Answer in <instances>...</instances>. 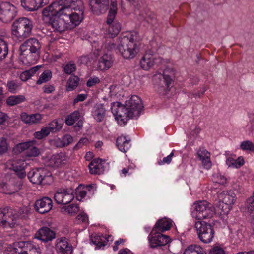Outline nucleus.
<instances>
[{"label":"nucleus","mask_w":254,"mask_h":254,"mask_svg":"<svg viewBox=\"0 0 254 254\" xmlns=\"http://www.w3.org/2000/svg\"><path fill=\"white\" fill-rule=\"evenodd\" d=\"M111 111L116 120H119V118L122 117H126L127 120L133 118L132 114L130 112L126 104L122 105L120 102L113 103Z\"/></svg>","instance_id":"nucleus-12"},{"label":"nucleus","mask_w":254,"mask_h":254,"mask_svg":"<svg viewBox=\"0 0 254 254\" xmlns=\"http://www.w3.org/2000/svg\"><path fill=\"white\" fill-rule=\"evenodd\" d=\"M8 54V46L3 39L0 38V61L4 59Z\"/></svg>","instance_id":"nucleus-38"},{"label":"nucleus","mask_w":254,"mask_h":254,"mask_svg":"<svg viewBox=\"0 0 254 254\" xmlns=\"http://www.w3.org/2000/svg\"><path fill=\"white\" fill-rule=\"evenodd\" d=\"M75 0H59L57 2H53L49 7L54 9L56 11L65 13L70 15V11L73 4H75Z\"/></svg>","instance_id":"nucleus-16"},{"label":"nucleus","mask_w":254,"mask_h":254,"mask_svg":"<svg viewBox=\"0 0 254 254\" xmlns=\"http://www.w3.org/2000/svg\"><path fill=\"white\" fill-rule=\"evenodd\" d=\"M121 25L118 22H113V23L109 26L108 31L109 34L113 37L117 35L121 30Z\"/></svg>","instance_id":"nucleus-37"},{"label":"nucleus","mask_w":254,"mask_h":254,"mask_svg":"<svg viewBox=\"0 0 254 254\" xmlns=\"http://www.w3.org/2000/svg\"><path fill=\"white\" fill-rule=\"evenodd\" d=\"M92 115L98 122H101L105 117L106 109L104 104H96L92 111Z\"/></svg>","instance_id":"nucleus-22"},{"label":"nucleus","mask_w":254,"mask_h":254,"mask_svg":"<svg viewBox=\"0 0 254 254\" xmlns=\"http://www.w3.org/2000/svg\"><path fill=\"white\" fill-rule=\"evenodd\" d=\"M130 141L126 139L125 136H120L117 139L116 144L120 150L126 152L130 147Z\"/></svg>","instance_id":"nucleus-29"},{"label":"nucleus","mask_w":254,"mask_h":254,"mask_svg":"<svg viewBox=\"0 0 254 254\" xmlns=\"http://www.w3.org/2000/svg\"><path fill=\"white\" fill-rule=\"evenodd\" d=\"M183 254H206V252L200 246L191 245L186 249Z\"/></svg>","instance_id":"nucleus-30"},{"label":"nucleus","mask_w":254,"mask_h":254,"mask_svg":"<svg viewBox=\"0 0 254 254\" xmlns=\"http://www.w3.org/2000/svg\"><path fill=\"white\" fill-rule=\"evenodd\" d=\"M193 208L192 216L198 220L211 218L215 214L214 206L206 201L194 203Z\"/></svg>","instance_id":"nucleus-5"},{"label":"nucleus","mask_w":254,"mask_h":254,"mask_svg":"<svg viewBox=\"0 0 254 254\" xmlns=\"http://www.w3.org/2000/svg\"><path fill=\"white\" fill-rule=\"evenodd\" d=\"M154 64V59L153 56L145 54L141 58L140 64L142 68L144 70H148Z\"/></svg>","instance_id":"nucleus-27"},{"label":"nucleus","mask_w":254,"mask_h":254,"mask_svg":"<svg viewBox=\"0 0 254 254\" xmlns=\"http://www.w3.org/2000/svg\"><path fill=\"white\" fill-rule=\"evenodd\" d=\"M30 181L34 184L47 185L53 182L52 174L44 168H37L32 169L27 174Z\"/></svg>","instance_id":"nucleus-4"},{"label":"nucleus","mask_w":254,"mask_h":254,"mask_svg":"<svg viewBox=\"0 0 254 254\" xmlns=\"http://www.w3.org/2000/svg\"><path fill=\"white\" fill-rule=\"evenodd\" d=\"M5 212L7 215L4 216V219L1 221V226L3 228H13L16 223V216L13 214L12 211H9L8 208H6Z\"/></svg>","instance_id":"nucleus-23"},{"label":"nucleus","mask_w":254,"mask_h":254,"mask_svg":"<svg viewBox=\"0 0 254 254\" xmlns=\"http://www.w3.org/2000/svg\"><path fill=\"white\" fill-rule=\"evenodd\" d=\"M33 22L25 17L16 19L12 25V33L19 40L29 37L33 28Z\"/></svg>","instance_id":"nucleus-3"},{"label":"nucleus","mask_w":254,"mask_h":254,"mask_svg":"<svg viewBox=\"0 0 254 254\" xmlns=\"http://www.w3.org/2000/svg\"><path fill=\"white\" fill-rule=\"evenodd\" d=\"M202 163L204 167L207 169H209L212 165L210 157H207L201 160Z\"/></svg>","instance_id":"nucleus-58"},{"label":"nucleus","mask_w":254,"mask_h":254,"mask_svg":"<svg viewBox=\"0 0 254 254\" xmlns=\"http://www.w3.org/2000/svg\"><path fill=\"white\" fill-rule=\"evenodd\" d=\"M77 219L82 222H85L88 219V216L86 214L81 213L77 216Z\"/></svg>","instance_id":"nucleus-64"},{"label":"nucleus","mask_w":254,"mask_h":254,"mask_svg":"<svg viewBox=\"0 0 254 254\" xmlns=\"http://www.w3.org/2000/svg\"><path fill=\"white\" fill-rule=\"evenodd\" d=\"M16 7L8 2L1 3L0 19L4 23L10 22L16 15Z\"/></svg>","instance_id":"nucleus-11"},{"label":"nucleus","mask_w":254,"mask_h":254,"mask_svg":"<svg viewBox=\"0 0 254 254\" xmlns=\"http://www.w3.org/2000/svg\"><path fill=\"white\" fill-rule=\"evenodd\" d=\"M56 250L59 254H71L73 251L72 245L65 237L57 240Z\"/></svg>","instance_id":"nucleus-18"},{"label":"nucleus","mask_w":254,"mask_h":254,"mask_svg":"<svg viewBox=\"0 0 254 254\" xmlns=\"http://www.w3.org/2000/svg\"><path fill=\"white\" fill-rule=\"evenodd\" d=\"M79 78L77 76L70 77L66 83V90L70 91L75 89L79 84Z\"/></svg>","instance_id":"nucleus-32"},{"label":"nucleus","mask_w":254,"mask_h":254,"mask_svg":"<svg viewBox=\"0 0 254 254\" xmlns=\"http://www.w3.org/2000/svg\"><path fill=\"white\" fill-rule=\"evenodd\" d=\"M195 227L201 241L208 243L212 240L214 231L212 225L205 221H198L195 222Z\"/></svg>","instance_id":"nucleus-7"},{"label":"nucleus","mask_w":254,"mask_h":254,"mask_svg":"<svg viewBox=\"0 0 254 254\" xmlns=\"http://www.w3.org/2000/svg\"><path fill=\"white\" fill-rule=\"evenodd\" d=\"M7 87L8 91L12 94H14L16 92L19 86L14 81H10L7 82Z\"/></svg>","instance_id":"nucleus-52"},{"label":"nucleus","mask_w":254,"mask_h":254,"mask_svg":"<svg viewBox=\"0 0 254 254\" xmlns=\"http://www.w3.org/2000/svg\"><path fill=\"white\" fill-rule=\"evenodd\" d=\"M80 116L79 112L78 111H75L66 117L65 122L67 125H72L76 121L79 120Z\"/></svg>","instance_id":"nucleus-34"},{"label":"nucleus","mask_w":254,"mask_h":254,"mask_svg":"<svg viewBox=\"0 0 254 254\" xmlns=\"http://www.w3.org/2000/svg\"><path fill=\"white\" fill-rule=\"evenodd\" d=\"M197 155L200 160H202L207 157H210V153L203 148H200L197 152Z\"/></svg>","instance_id":"nucleus-54"},{"label":"nucleus","mask_w":254,"mask_h":254,"mask_svg":"<svg viewBox=\"0 0 254 254\" xmlns=\"http://www.w3.org/2000/svg\"><path fill=\"white\" fill-rule=\"evenodd\" d=\"M43 92L46 94L52 93L55 90V87L53 85H45L43 87Z\"/></svg>","instance_id":"nucleus-62"},{"label":"nucleus","mask_w":254,"mask_h":254,"mask_svg":"<svg viewBox=\"0 0 254 254\" xmlns=\"http://www.w3.org/2000/svg\"><path fill=\"white\" fill-rule=\"evenodd\" d=\"M6 139L4 137L0 138V155L6 152L8 149Z\"/></svg>","instance_id":"nucleus-49"},{"label":"nucleus","mask_w":254,"mask_h":254,"mask_svg":"<svg viewBox=\"0 0 254 254\" xmlns=\"http://www.w3.org/2000/svg\"><path fill=\"white\" fill-rule=\"evenodd\" d=\"M148 240L150 247L155 248L166 245L170 242V238L169 236L152 229L148 236Z\"/></svg>","instance_id":"nucleus-10"},{"label":"nucleus","mask_w":254,"mask_h":254,"mask_svg":"<svg viewBox=\"0 0 254 254\" xmlns=\"http://www.w3.org/2000/svg\"><path fill=\"white\" fill-rule=\"evenodd\" d=\"M64 210L68 213H75L79 210V206L78 205L70 204L69 206L63 207L62 210Z\"/></svg>","instance_id":"nucleus-50"},{"label":"nucleus","mask_w":254,"mask_h":254,"mask_svg":"<svg viewBox=\"0 0 254 254\" xmlns=\"http://www.w3.org/2000/svg\"><path fill=\"white\" fill-rule=\"evenodd\" d=\"M56 11L48 6L44 8L42 13L44 22L51 25L54 31L60 33L75 27L68 14Z\"/></svg>","instance_id":"nucleus-1"},{"label":"nucleus","mask_w":254,"mask_h":254,"mask_svg":"<svg viewBox=\"0 0 254 254\" xmlns=\"http://www.w3.org/2000/svg\"><path fill=\"white\" fill-rule=\"evenodd\" d=\"M30 143L29 141L19 143L14 146L13 151L15 154L20 153L25 150L27 151Z\"/></svg>","instance_id":"nucleus-40"},{"label":"nucleus","mask_w":254,"mask_h":254,"mask_svg":"<svg viewBox=\"0 0 254 254\" xmlns=\"http://www.w3.org/2000/svg\"><path fill=\"white\" fill-rule=\"evenodd\" d=\"M84 6L81 0H75V4H73L70 9V15L71 21L75 27L78 26L83 19Z\"/></svg>","instance_id":"nucleus-8"},{"label":"nucleus","mask_w":254,"mask_h":254,"mask_svg":"<svg viewBox=\"0 0 254 254\" xmlns=\"http://www.w3.org/2000/svg\"><path fill=\"white\" fill-rule=\"evenodd\" d=\"M52 78V72L49 70H45L40 76L39 79L37 81V84H41L49 81Z\"/></svg>","instance_id":"nucleus-35"},{"label":"nucleus","mask_w":254,"mask_h":254,"mask_svg":"<svg viewBox=\"0 0 254 254\" xmlns=\"http://www.w3.org/2000/svg\"><path fill=\"white\" fill-rule=\"evenodd\" d=\"M48 3V0H21L22 7L28 11H35Z\"/></svg>","instance_id":"nucleus-17"},{"label":"nucleus","mask_w":254,"mask_h":254,"mask_svg":"<svg viewBox=\"0 0 254 254\" xmlns=\"http://www.w3.org/2000/svg\"><path fill=\"white\" fill-rule=\"evenodd\" d=\"M172 225L171 220L165 217L159 219L152 229L162 233L169 230Z\"/></svg>","instance_id":"nucleus-25"},{"label":"nucleus","mask_w":254,"mask_h":254,"mask_svg":"<svg viewBox=\"0 0 254 254\" xmlns=\"http://www.w3.org/2000/svg\"><path fill=\"white\" fill-rule=\"evenodd\" d=\"M100 80L99 78L97 77H91L87 81L86 85L88 87H92L93 86L96 85V84L99 83Z\"/></svg>","instance_id":"nucleus-55"},{"label":"nucleus","mask_w":254,"mask_h":254,"mask_svg":"<svg viewBox=\"0 0 254 254\" xmlns=\"http://www.w3.org/2000/svg\"><path fill=\"white\" fill-rule=\"evenodd\" d=\"M76 198L78 200L81 201L86 195V190H82V185H80L76 190Z\"/></svg>","instance_id":"nucleus-48"},{"label":"nucleus","mask_w":254,"mask_h":254,"mask_svg":"<svg viewBox=\"0 0 254 254\" xmlns=\"http://www.w3.org/2000/svg\"><path fill=\"white\" fill-rule=\"evenodd\" d=\"M56 234L47 227H42L35 234L34 238L47 242L55 238Z\"/></svg>","instance_id":"nucleus-19"},{"label":"nucleus","mask_w":254,"mask_h":254,"mask_svg":"<svg viewBox=\"0 0 254 254\" xmlns=\"http://www.w3.org/2000/svg\"><path fill=\"white\" fill-rule=\"evenodd\" d=\"M91 242L96 245L99 248L101 246H104L107 245L108 240L103 236L96 235L95 236H91Z\"/></svg>","instance_id":"nucleus-31"},{"label":"nucleus","mask_w":254,"mask_h":254,"mask_svg":"<svg viewBox=\"0 0 254 254\" xmlns=\"http://www.w3.org/2000/svg\"><path fill=\"white\" fill-rule=\"evenodd\" d=\"M64 192H65L64 189L60 188L57 190L54 198L57 204L63 205Z\"/></svg>","instance_id":"nucleus-36"},{"label":"nucleus","mask_w":254,"mask_h":254,"mask_svg":"<svg viewBox=\"0 0 254 254\" xmlns=\"http://www.w3.org/2000/svg\"><path fill=\"white\" fill-rule=\"evenodd\" d=\"M61 128L62 126L60 124H59L58 121L56 120L52 121L48 124V126L46 127V128L49 130V133H50V132H56L61 129Z\"/></svg>","instance_id":"nucleus-42"},{"label":"nucleus","mask_w":254,"mask_h":254,"mask_svg":"<svg viewBox=\"0 0 254 254\" xmlns=\"http://www.w3.org/2000/svg\"><path fill=\"white\" fill-rule=\"evenodd\" d=\"M114 61L111 55L104 54L98 60V68L102 71L108 70L112 66Z\"/></svg>","instance_id":"nucleus-21"},{"label":"nucleus","mask_w":254,"mask_h":254,"mask_svg":"<svg viewBox=\"0 0 254 254\" xmlns=\"http://www.w3.org/2000/svg\"><path fill=\"white\" fill-rule=\"evenodd\" d=\"M209 254H225V252L219 247H214L210 250Z\"/></svg>","instance_id":"nucleus-59"},{"label":"nucleus","mask_w":254,"mask_h":254,"mask_svg":"<svg viewBox=\"0 0 254 254\" xmlns=\"http://www.w3.org/2000/svg\"><path fill=\"white\" fill-rule=\"evenodd\" d=\"M29 142H31V143L29 146H28L27 151L26 152V155L28 157L38 156L40 154V152L39 149L34 145L36 141H30Z\"/></svg>","instance_id":"nucleus-33"},{"label":"nucleus","mask_w":254,"mask_h":254,"mask_svg":"<svg viewBox=\"0 0 254 254\" xmlns=\"http://www.w3.org/2000/svg\"><path fill=\"white\" fill-rule=\"evenodd\" d=\"M63 143H60L59 145L60 146H66L73 142V138L69 134H66L63 136L62 139Z\"/></svg>","instance_id":"nucleus-51"},{"label":"nucleus","mask_w":254,"mask_h":254,"mask_svg":"<svg viewBox=\"0 0 254 254\" xmlns=\"http://www.w3.org/2000/svg\"><path fill=\"white\" fill-rule=\"evenodd\" d=\"M143 19L145 20L148 23L151 25H155L156 23V18L154 14L147 13L146 16L144 17Z\"/></svg>","instance_id":"nucleus-53"},{"label":"nucleus","mask_w":254,"mask_h":254,"mask_svg":"<svg viewBox=\"0 0 254 254\" xmlns=\"http://www.w3.org/2000/svg\"><path fill=\"white\" fill-rule=\"evenodd\" d=\"M170 73L172 75L173 73L170 71L169 69H166L163 72L162 78L160 79V82L156 86V90L158 93L161 96L167 95L172 87V81Z\"/></svg>","instance_id":"nucleus-9"},{"label":"nucleus","mask_w":254,"mask_h":254,"mask_svg":"<svg viewBox=\"0 0 254 254\" xmlns=\"http://www.w3.org/2000/svg\"><path fill=\"white\" fill-rule=\"evenodd\" d=\"M100 166L101 165H97L95 162H91L88 166L90 173L92 174H100L102 172Z\"/></svg>","instance_id":"nucleus-45"},{"label":"nucleus","mask_w":254,"mask_h":254,"mask_svg":"<svg viewBox=\"0 0 254 254\" xmlns=\"http://www.w3.org/2000/svg\"><path fill=\"white\" fill-rule=\"evenodd\" d=\"M87 97L86 94H81L77 95L76 98L73 101V104H75L78 102H82L84 101Z\"/></svg>","instance_id":"nucleus-61"},{"label":"nucleus","mask_w":254,"mask_h":254,"mask_svg":"<svg viewBox=\"0 0 254 254\" xmlns=\"http://www.w3.org/2000/svg\"><path fill=\"white\" fill-rule=\"evenodd\" d=\"M52 200L48 197H43L37 200L34 205L35 210L40 214L48 213L52 209Z\"/></svg>","instance_id":"nucleus-15"},{"label":"nucleus","mask_w":254,"mask_h":254,"mask_svg":"<svg viewBox=\"0 0 254 254\" xmlns=\"http://www.w3.org/2000/svg\"><path fill=\"white\" fill-rule=\"evenodd\" d=\"M26 248L27 254H41L40 248L29 242L26 241Z\"/></svg>","instance_id":"nucleus-41"},{"label":"nucleus","mask_w":254,"mask_h":254,"mask_svg":"<svg viewBox=\"0 0 254 254\" xmlns=\"http://www.w3.org/2000/svg\"><path fill=\"white\" fill-rule=\"evenodd\" d=\"M221 199L222 204L230 206L233 205L236 200V194L232 190L223 191L219 195Z\"/></svg>","instance_id":"nucleus-26"},{"label":"nucleus","mask_w":254,"mask_h":254,"mask_svg":"<svg viewBox=\"0 0 254 254\" xmlns=\"http://www.w3.org/2000/svg\"><path fill=\"white\" fill-rule=\"evenodd\" d=\"M73 190L71 189H65V192L64 194V204L66 205L69 203L74 198V196L72 194Z\"/></svg>","instance_id":"nucleus-44"},{"label":"nucleus","mask_w":254,"mask_h":254,"mask_svg":"<svg viewBox=\"0 0 254 254\" xmlns=\"http://www.w3.org/2000/svg\"><path fill=\"white\" fill-rule=\"evenodd\" d=\"M26 241L15 242L12 247L9 248L6 254H27Z\"/></svg>","instance_id":"nucleus-24"},{"label":"nucleus","mask_w":254,"mask_h":254,"mask_svg":"<svg viewBox=\"0 0 254 254\" xmlns=\"http://www.w3.org/2000/svg\"><path fill=\"white\" fill-rule=\"evenodd\" d=\"M30 117L31 124L37 123L42 119L41 115L38 113L30 115Z\"/></svg>","instance_id":"nucleus-56"},{"label":"nucleus","mask_w":254,"mask_h":254,"mask_svg":"<svg viewBox=\"0 0 254 254\" xmlns=\"http://www.w3.org/2000/svg\"><path fill=\"white\" fill-rule=\"evenodd\" d=\"M125 103L130 112L132 114L133 118L136 116H139L144 107L141 99L136 95H132Z\"/></svg>","instance_id":"nucleus-13"},{"label":"nucleus","mask_w":254,"mask_h":254,"mask_svg":"<svg viewBox=\"0 0 254 254\" xmlns=\"http://www.w3.org/2000/svg\"><path fill=\"white\" fill-rule=\"evenodd\" d=\"M30 115H28L26 113H22L21 114V119L22 121L26 124H31Z\"/></svg>","instance_id":"nucleus-60"},{"label":"nucleus","mask_w":254,"mask_h":254,"mask_svg":"<svg viewBox=\"0 0 254 254\" xmlns=\"http://www.w3.org/2000/svg\"><path fill=\"white\" fill-rule=\"evenodd\" d=\"M40 49L41 44L37 39L32 38L25 41L19 47L23 62L34 64L40 57Z\"/></svg>","instance_id":"nucleus-2"},{"label":"nucleus","mask_w":254,"mask_h":254,"mask_svg":"<svg viewBox=\"0 0 254 254\" xmlns=\"http://www.w3.org/2000/svg\"><path fill=\"white\" fill-rule=\"evenodd\" d=\"M240 148L243 150H248L254 152V144L251 141H243L240 145Z\"/></svg>","instance_id":"nucleus-43"},{"label":"nucleus","mask_w":254,"mask_h":254,"mask_svg":"<svg viewBox=\"0 0 254 254\" xmlns=\"http://www.w3.org/2000/svg\"><path fill=\"white\" fill-rule=\"evenodd\" d=\"M29 74H30L29 72H28V71L27 70L23 72L21 74L20 76L21 80L25 81H27L28 79H29L31 77V76Z\"/></svg>","instance_id":"nucleus-63"},{"label":"nucleus","mask_w":254,"mask_h":254,"mask_svg":"<svg viewBox=\"0 0 254 254\" xmlns=\"http://www.w3.org/2000/svg\"><path fill=\"white\" fill-rule=\"evenodd\" d=\"M49 134V130L45 127L42 128L40 131L35 132L34 133V136L37 139H42L48 136Z\"/></svg>","instance_id":"nucleus-46"},{"label":"nucleus","mask_w":254,"mask_h":254,"mask_svg":"<svg viewBox=\"0 0 254 254\" xmlns=\"http://www.w3.org/2000/svg\"><path fill=\"white\" fill-rule=\"evenodd\" d=\"M118 48L122 56L127 59L134 58L137 53L136 44L132 35L130 38L127 36L122 37Z\"/></svg>","instance_id":"nucleus-6"},{"label":"nucleus","mask_w":254,"mask_h":254,"mask_svg":"<svg viewBox=\"0 0 254 254\" xmlns=\"http://www.w3.org/2000/svg\"><path fill=\"white\" fill-rule=\"evenodd\" d=\"M26 99L24 95H12L8 97L6 100V103L9 106H14L25 102Z\"/></svg>","instance_id":"nucleus-28"},{"label":"nucleus","mask_w":254,"mask_h":254,"mask_svg":"<svg viewBox=\"0 0 254 254\" xmlns=\"http://www.w3.org/2000/svg\"><path fill=\"white\" fill-rule=\"evenodd\" d=\"M27 163L22 160H19L13 163L10 167V169L13 170L15 175L20 179H23L26 175V167Z\"/></svg>","instance_id":"nucleus-20"},{"label":"nucleus","mask_w":254,"mask_h":254,"mask_svg":"<svg viewBox=\"0 0 254 254\" xmlns=\"http://www.w3.org/2000/svg\"><path fill=\"white\" fill-rule=\"evenodd\" d=\"M244 163L243 158L239 157L238 160L234 159L231 157L228 158L226 160V164L229 166H233L236 168H240Z\"/></svg>","instance_id":"nucleus-39"},{"label":"nucleus","mask_w":254,"mask_h":254,"mask_svg":"<svg viewBox=\"0 0 254 254\" xmlns=\"http://www.w3.org/2000/svg\"><path fill=\"white\" fill-rule=\"evenodd\" d=\"M64 70L66 74H71L76 70L75 64L72 61H70L65 65Z\"/></svg>","instance_id":"nucleus-47"},{"label":"nucleus","mask_w":254,"mask_h":254,"mask_svg":"<svg viewBox=\"0 0 254 254\" xmlns=\"http://www.w3.org/2000/svg\"><path fill=\"white\" fill-rule=\"evenodd\" d=\"M174 156L173 152H171L170 155L167 156L166 157L163 158L162 160L158 161V163L159 165H161L162 164H169L172 161V158Z\"/></svg>","instance_id":"nucleus-57"},{"label":"nucleus","mask_w":254,"mask_h":254,"mask_svg":"<svg viewBox=\"0 0 254 254\" xmlns=\"http://www.w3.org/2000/svg\"><path fill=\"white\" fill-rule=\"evenodd\" d=\"M91 11L96 15L104 13L109 8V0H89Z\"/></svg>","instance_id":"nucleus-14"}]
</instances>
